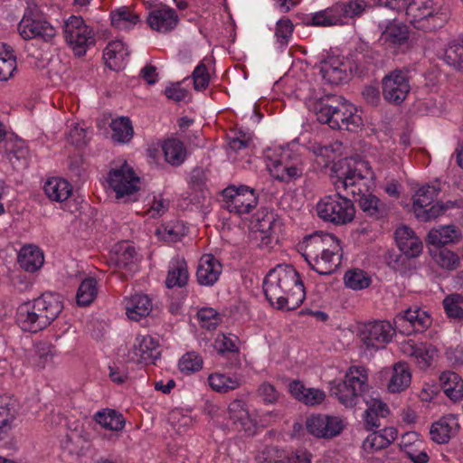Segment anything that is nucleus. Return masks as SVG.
<instances>
[{
	"label": "nucleus",
	"mask_w": 463,
	"mask_h": 463,
	"mask_svg": "<svg viewBox=\"0 0 463 463\" xmlns=\"http://www.w3.org/2000/svg\"><path fill=\"white\" fill-rule=\"evenodd\" d=\"M165 161L174 166L181 165L186 157V149L179 139L170 138L166 140L163 146Z\"/></svg>",
	"instance_id": "37"
},
{
	"label": "nucleus",
	"mask_w": 463,
	"mask_h": 463,
	"mask_svg": "<svg viewBox=\"0 0 463 463\" xmlns=\"http://www.w3.org/2000/svg\"><path fill=\"white\" fill-rule=\"evenodd\" d=\"M256 394L267 405L277 403L281 397L279 392L269 382L261 383L256 391Z\"/></svg>",
	"instance_id": "54"
},
{
	"label": "nucleus",
	"mask_w": 463,
	"mask_h": 463,
	"mask_svg": "<svg viewBox=\"0 0 463 463\" xmlns=\"http://www.w3.org/2000/svg\"><path fill=\"white\" fill-rule=\"evenodd\" d=\"M460 236L459 231L454 225H444L431 229L426 238L428 245L435 248L455 242Z\"/></svg>",
	"instance_id": "31"
},
{
	"label": "nucleus",
	"mask_w": 463,
	"mask_h": 463,
	"mask_svg": "<svg viewBox=\"0 0 463 463\" xmlns=\"http://www.w3.org/2000/svg\"><path fill=\"white\" fill-rule=\"evenodd\" d=\"M112 129V140L119 144L128 143L134 134L132 123L128 118L121 117L112 120L110 124Z\"/></svg>",
	"instance_id": "40"
},
{
	"label": "nucleus",
	"mask_w": 463,
	"mask_h": 463,
	"mask_svg": "<svg viewBox=\"0 0 463 463\" xmlns=\"http://www.w3.org/2000/svg\"><path fill=\"white\" fill-rule=\"evenodd\" d=\"M264 158L267 168L277 180L289 182L303 175L305 167L301 156L288 146L267 148Z\"/></svg>",
	"instance_id": "5"
},
{
	"label": "nucleus",
	"mask_w": 463,
	"mask_h": 463,
	"mask_svg": "<svg viewBox=\"0 0 463 463\" xmlns=\"http://www.w3.org/2000/svg\"><path fill=\"white\" fill-rule=\"evenodd\" d=\"M276 463H311L310 454L307 451H298L282 459L276 460Z\"/></svg>",
	"instance_id": "64"
},
{
	"label": "nucleus",
	"mask_w": 463,
	"mask_h": 463,
	"mask_svg": "<svg viewBox=\"0 0 463 463\" xmlns=\"http://www.w3.org/2000/svg\"><path fill=\"white\" fill-rule=\"evenodd\" d=\"M342 66L343 63L338 59L329 58L321 62L320 74L329 83L338 85L347 78L345 69Z\"/></svg>",
	"instance_id": "33"
},
{
	"label": "nucleus",
	"mask_w": 463,
	"mask_h": 463,
	"mask_svg": "<svg viewBox=\"0 0 463 463\" xmlns=\"http://www.w3.org/2000/svg\"><path fill=\"white\" fill-rule=\"evenodd\" d=\"M403 10L408 21L418 30L435 31L443 27L449 19L448 14L434 7L431 0H412Z\"/></svg>",
	"instance_id": "8"
},
{
	"label": "nucleus",
	"mask_w": 463,
	"mask_h": 463,
	"mask_svg": "<svg viewBox=\"0 0 463 463\" xmlns=\"http://www.w3.org/2000/svg\"><path fill=\"white\" fill-rule=\"evenodd\" d=\"M463 296L460 294H451L443 300V307L447 316L450 318H463Z\"/></svg>",
	"instance_id": "51"
},
{
	"label": "nucleus",
	"mask_w": 463,
	"mask_h": 463,
	"mask_svg": "<svg viewBox=\"0 0 463 463\" xmlns=\"http://www.w3.org/2000/svg\"><path fill=\"white\" fill-rule=\"evenodd\" d=\"M137 253L128 242L116 244L109 252V263L119 269L133 271L136 269Z\"/></svg>",
	"instance_id": "23"
},
{
	"label": "nucleus",
	"mask_w": 463,
	"mask_h": 463,
	"mask_svg": "<svg viewBox=\"0 0 463 463\" xmlns=\"http://www.w3.org/2000/svg\"><path fill=\"white\" fill-rule=\"evenodd\" d=\"M336 193L325 195L316 205L317 217L324 222L335 226L346 225L352 222L355 216V208L352 200Z\"/></svg>",
	"instance_id": "6"
},
{
	"label": "nucleus",
	"mask_w": 463,
	"mask_h": 463,
	"mask_svg": "<svg viewBox=\"0 0 463 463\" xmlns=\"http://www.w3.org/2000/svg\"><path fill=\"white\" fill-rule=\"evenodd\" d=\"M441 387L445 394L452 401L457 402L463 397V381L454 372H444L439 376Z\"/></svg>",
	"instance_id": "34"
},
{
	"label": "nucleus",
	"mask_w": 463,
	"mask_h": 463,
	"mask_svg": "<svg viewBox=\"0 0 463 463\" xmlns=\"http://www.w3.org/2000/svg\"><path fill=\"white\" fill-rule=\"evenodd\" d=\"M436 262L446 269H455L459 265V258L453 251L443 249L439 251L436 257Z\"/></svg>",
	"instance_id": "58"
},
{
	"label": "nucleus",
	"mask_w": 463,
	"mask_h": 463,
	"mask_svg": "<svg viewBox=\"0 0 463 463\" xmlns=\"http://www.w3.org/2000/svg\"><path fill=\"white\" fill-rule=\"evenodd\" d=\"M409 38L407 28L398 24H390L383 32L381 40L393 45H401Z\"/></svg>",
	"instance_id": "47"
},
{
	"label": "nucleus",
	"mask_w": 463,
	"mask_h": 463,
	"mask_svg": "<svg viewBox=\"0 0 463 463\" xmlns=\"http://www.w3.org/2000/svg\"><path fill=\"white\" fill-rule=\"evenodd\" d=\"M309 19L310 21L307 23L315 26H333L345 23L342 22L338 8H336V4L325 10L313 14Z\"/></svg>",
	"instance_id": "39"
},
{
	"label": "nucleus",
	"mask_w": 463,
	"mask_h": 463,
	"mask_svg": "<svg viewBox=\"0 0 463 463\" xmlns=\"http://www.w3.org/2000/svg\"><path fill=\"white\" fill-rule=\"evenodd\" d=\"M165 95L169 99H173L176 102H179L185 99L187 91L185 89L181 87L180 82H176L165 88Z\"/></svg>",
	"instance_id": "62"
},
{
	"label": "nucleus",
	"mask_w": 463,
	"mask_h": 463,
	"mask_svg": "<svg viewBox=\"0 0 463 463\" xmlns=\"http://www.w3.org/2000/svg\"><path fill=\"white\" fill-rule=\"evenodd\" d=\"M367 387L366 370L352 366L345 373V380L331 387L330 395L335 396L346 408H352L358 403Z\"/></svg>",
	"instance_id": "9"
},
{
	"label": "nucleus",
	"mask_w": 463,
	"mask_h": 463,
	"mask_svg": "<svg viewBox=\"0 0 463 463\" xmlns=\"http://www.w3.org/2000/svg\"><path fill=\"white\" fill-rule=\"evenodd\" d=\"M222 270L221 262L213 255H203L197 267L196 278L200 285L213 286Z\"/></svg>",
	"instance_id": "26"
},
{
	"label": "nucleus",
	"mask_w": 463,
	"mask_h": 463,
	"mask_svg": "<svg viewBox=\"0 0 463 463\" xmlns=\"http://www.w3.org/2000/svg\"><path fill=\"white\" fill-rule=\"evenodd\" d=\"M45 194L52 201L63 202L71 194V186L65 179L52 177L44 184Z\"/></svg>",
	"instance_id": "35"
},
{
	"label": "nucleus",
	"mask_w": 463,
	"mask_h": 463,
	"mask_svg": "<svg viewBox=\"0 0 463 463\" xmlns=\"http://www.w3.org/2000/svg\"><path fill=\"white\" fill-rule=\"evenodd\" d=\"M146 21L152 30L166 33L176 27L179 18L175 9L159 4L149 12Z\"/></svg>",
	"instance_id": "19"
},
{
	"label": "nucleus",
	"mask_w": 463,
	"mask_h": 463,
	"mask_svg": "<svg viewBox=\"0 0 463 463\" xmlns=\"http://www.w3.org/2000/svg\"><path fill=\"white\" fill-rule=\"evenodd\" d=\"M312 109L320 123L333 129L355 130L362 124L356 108L337 95H326L314 101Z\"/></svg>",
	"instance_id": "4"
},
{
	"label": "nucleus",
	"mask_w": 463,
	"mask_h": 463,
	"mask_svg": "<svg viewBox=\"0 0 463 463\" xmlns=\"http://www.w3.org/2000/svg\"><path fill=\"white\" fill-rule=\"evenodd\" d=\"M64 37L77 56L84 55L89 46L95 43L92 30L80 16L68 18L64 24Z\"/></svg>",
	"instance_id": "12"
},
{
	"label": "nucleus",
	"mask_w": 463,
	"mask_h": 463,
	"mask_svg": "<svg viewBox=\"0 0 463 463\" xmlns=\"http://www.w3.org/2000/svg\"><path fill=\"white\" fill-rule=\"evenodd\" d=\"M97 295V280L93 278L84 279L77 291L76 299L79 306H89Z\"/></svg>",
	"instance_id": "49"
},
{
	"label": "nucleus",
	"mask_w": 463,
	"mask_h": 463,
	"mask_svg": "<svg viewBox=\"0 0 463 463\" xmlns=\"http://www.w3.org/2000/svg\"><path fill=\"white\" fill-rule=\"evenodd\" d=\"M126 313L129 319L139 321L149 315L152 310V300L145 294H135L125 300Z\"/></svg>",
	"instance_id": "28"
},
{
	"label": "nucleus",
	"mask_w": 463,
	"mask_h": 463,
	"mask_svg": "<svg viewBox=\"0 0 463 463\" xmlns=\"http://www.w3.org/2000/svg\"><path fill=\"white\" fill-rule=\"evenodd\" d=\"M303 257L320 275L333 273L341 264L339 240L332 233L316 232L300 243Z\"/></svg>",
	"instance_id": "3"
},
{
	"label": "nucleus",
	"mask_w": 463,
	"mask_h": 463,
	"mask_svg": "<svg viewBox=\"0 0 463 463\" xmlns=\"http://www.w3.org/2000/svg\"><path fill=\"white\" fill-rule=\"evenodd\" d=\"M326 398V393L317 388H307L304 396H302V402L306 405L314 406L321 403Z\"/></svg>",
	"instance_id": "61"
},
{
	"label": "nucleus",
	"mask_w": 463,
	"mask_h": 463,
	"mask_svg": "<svg viewBox=\"0 0 463 463\" xmlns=\"http://www.w3.org/2000/svg\"><path fill=\"white\" fill-rule=\"evenodd\" d=\"M439 194V188L433 185H424L416 192L413 197V210L417 219L429 222L444 214L453 205L452 202H438L432 204Z\"/></svg>",
	"instance_id": "10"
},
{
	"label": "nucleus",
	"mask_w": 463,
	"mask_h": 463,
	"mask_svg": "<svg viewBox=\"0 0 463 463\" xmlns=\"http://www.w3.org/2000/svg\"><path fill=\"white\" fill-rule=\"evenodd\" d=\"M237 337H230L225 335H219L215 340V348L219 353L232 352L235 353L238 351L237 347Z\"/></svg>",
	"instance_id": "60"
},
{
	"label": "nucleus",
	"mask_w": 463,
	"mask_h": 463,
	"mask_svg": "<svg viewBox=\"0 0 463 463\" xmlns=\"http://www.w3.org/2000/svg\"><path fill=\"white\" fill-rule=\"evenodd\" d=\"M188 280L187 265L184 259L175 258L169 263L165 286L168 288L174 287L182 288Z\"/></svg>",
	"instance_id": "32"
},
{
	"label": "nucleus",
	"mask_w": 463,
	"mask_h": 463,
	"mask_svg": "<svg viewBox=\"0 0 463 463\" xmlns=\"http://www.w3.org/2000/svg\"><path fill=\"white\" fill-rule=\"evenodd\" d=\"M383 96L390 103L399 105L411 90L410 77L406 71L393 70L382 80Z\"/></svg>",
	"instance_id": "16"
},
{
	"label": "nucleus",
	"mask_w": 463,
	"mask_h": 463,
	"mask_svg": "<svg viewBox=\"0 0 463 463\" xmlns=\"http://www.w3.org/2000/svg\"><path fill=\"white\" fill-rule=\"evenodd\" d=\"M458 423L457 418L452 415L442 417L439 421L434 422L430 428V434L431 439L438 444L449 442L451 435L458 430Z\"/></svg>",
	"instance_id": "29"
},
{
	"label": "nucleus",
	"mask_w": 463,
	"mask_h": 463,
	"mask_svg": "<svg viewBox=\"0 0 463 463\" xmlns=\"http://www.w3.org/2000/svg\"><path fill=\"white\" fill-rule=\"evenodd\" d=\"M94 420L102 428L114 431L121 430L126 424L123 415L111 409L98 411L94 415Z\"/></svg>",
	"instance_id": "38"
},
{
	"label": "nucleus",
	"mask_w": 463,
	"mask_h": 463,
	"mask_svg": "<svg viewBox=\"0 0 463 463\" xmlns=\"http://www.w3.org/2000/svg\"><path fill=\"white\" fill-rule=\"evenodd\" d=\"M110 16L112 26L118 30H129L139 22V16L126 6L112 11Z\"/></svg>",
	"instance_id": "43"
},
{
	"label": "nucleus",
	"mask_w": 463,
	"mask_h": 463,
	"mask_svg": "<svg viewBox=\"0 0 463 463\" xmlns=\"http://www.w3.org/2000/svg\"><path fill=\"white\" fill-rule=\"evenodd\" d=\"M187 232V228L180 222H174L157 228L156 233L163 241L175 242L181 240Z\"/></svg>",
	"instance_id": "46"
},
{
	"label": "nucleus",
	"mask_w": 463,
	"mask_h": 463,
	"mask_svg": "<svg viewBox=\"0 0 463 463\" xmlns=\"http://www.w3.org/2000/svg\"><path fill=\"white\" fill-rule=\"evenodd\" d=\"M401 348L402 353L411 357L421 370H425L430 367L437 355L436 347L425 343L416 344L413 341L409 340L403 343Z\"/></svg>",
	"instance_id": "21"
},
{
	"label": "nucleus",
	"mask_w": 463,
	"mask_h": 463,
	"mask_svg": "<svg viewBox=\"0 0 463 463\" xmlns=\"http://www.w3.org/2000/svg\"><path fill=\"white\" fill-rule=\"evenodd\" d=\"M386 447L388 446L379 431H373L369 434L363 442V449L368 453L383 449Z\"/></svg>",
	"instance_id": "59"
},
{
	"label": "nucleus",
	"mask_w": 463,
	"mask_h": 463,
	"mask_svg": "<svg viewBox=\"0 0 463 463\" xmlns=\"http://www.w3.org/2000/svg\"><path fill=\"white\" fill-rule=\"evenodd\" d=\"M32 303L39 316H43L46 326H49L63 309L61 296L57 293L45 292L34 298Z\"/></svg>",
	"instance_id": "20"
},
{
	"label": "nucleus",
	"mask_w": 463,
	"mask_h": 463,
	"mask_svg": "<svg viewBox=\"0 0 463 463\" xmlns=\"http://www.w3.org/2000/svg\"><path fill=\"white\" fill-rule=\"evenodd\" d=\"M178 366L181 372L192 373L202 369L203 359L197 353L188 352L182 356Z\"/></svg>",
	"instance_id": "53"
},
{
	"label": "nucleus",
	"mask_w": 463,
	"mask_h": 463,
	"mask_svg": "<svg viewBox=\"0 0 463 463\" xmlns=\"http://www.w3.org/2000/svg\"><path fill=\"white\" fill-rule=\"evenodd\" d=\"M393 324L399 333L411 335L425 331L430 326L431 318L426 311L419 307L408 308L395 316Z\"/></svg>",
	"instance_id": "18"
},
{
	"label": "nucleus",
	"mask_w": 463,
	"mask_h": 463,
	"mask_svg": "<svg viewBox=\"0 0 463 463\" xmlns=\"http://www.w3.org/2000/svg\"><path fill=\"white\" fill-rule=\"evenodd\" d=\"M411 375L405 364L399 363L394 365L392 375L388 384L391 392H400L411 383Z\"/></svg>",
	"instance_id": "42"
},
{
	"label": "nucleus",
	"mask_w": 463,
	"mask_h": 463,
	"mask_svg": "<svg viewBox=\"0 0 463 463\" xmlns=\"http://www.w3.org/2000/svg\"><path fill=\"white\" fill-rule=\"evenodd\" d=\"M197 316L202 326L207 330H214L221 322L220 314L212 307L201 308Z\"/></svg>",
	"instance_id": "55"
},
{
	"label": "nucleus",
	"mask_w": 463,
	"mask_h": 463,
	"mask_svg": "<svg viewBox=\"0 0 463 463\" xmlns=\"http://www.w3.org/2000/svg\"><path fill=\"white\" fill-rule=\"evenodd\" d=\"M129 56V51L126 44L120 41L110 42L103 52L106 65L113 71L122 70Z\"/></svg>",
	"instance_id": "27"
},
{
	"label": "nucleus",
	"mask_w": 463,
	"mask_h": 463,
	"mask_svg": "<svg viewBox=\"0 0 463 463\" xmlns=\"http://www.w3.org/2000/svg\"><path fill=\"white\" fill-rule=\"evenodd\" d=\"M17 29L24 40L41 39L46 43L52 42L57 33L33 0L26 1V7Z\"/></svg>",
	"instance_id": "7"
},
{
	"label": "nucleus",
	"mask_w": 463,
	"mask_h": 463,
	"mask_svg": "<svg viewBox=\"0 0 463 463\" xmlns=\"http://www.w3.org/2000/svg\"><path fill=\"white\" fill-rule=\"evenodd\" d=\"M293 29V24L288 18L280 19L277 22L275 35L280 45H288V41L292 36Z\"/></svg>",
	"instance_id": "56"
},
{
	"label": "nucleus",
	"mask_w": 463,
	"mask_h": 463,
	"mask_svg": "<svg viewBox=\"0 0 463 463\" xmlns=\"http://www.w3.org/2000/svg\"><path fill=\"white\" fill-rule=\"evenodd\" d=\"M395 241L402 252L392 263V269L401 273L405 272V269L400 267L401 264L407 262L409 258L418 257L423 249L421 241L416 236L414 231L408 226H401L395 231Z\"/></svg>",
	"instance_id": "15"
},
{
	"label": "nucleus",
	"mask_w": 463,
	"mask_h": 463,
	"mask_svg": "<svg viewBox=\"0 0 463 463\" xmlns=\"http://www.w3.org/2000/svg\"><path fill=\"white\" fill-rule=\"evenodd\" d=\"M279 226L280 222L272 212H267L263 213L261 217H258L256 224L258 231L264 234V237L266 238L270 237L275 230L279 228Z\"/></svg>",
	"instance_id": "52"
},
{
	"label": "nucleus",
	"mask_w": 463,
	"mask_h": 463,
	"mask_svg": "<svg viewBox=\"0 0 463 463\" xmlns=\"http://www.w3.org/2000/svg\"><path fill=\"white\" fill-rule=\"evenodd\" d=\"M267 300L278 309L293 310L305 299V288L298 272L291 265H278L263 281Z\"/></svg>",
	"instance_id": "2"
},
{
	"label": "nucleus",
	"mask_w": 463,
	"mask_h": 463,
	"mask_svg": "<svg viewBox=\"0 0 463 463\" xmlns=\"http://www.w3.org/2000/svg\"><path fill=\"white\" fill-rule=\"evenodd\" d=\"M158 342L151 335H137L133 346V359L144 364H154L160 356Z\"/></svg>",
	"instance_id": "24"
},
{
	"label": "nucleus",
	"mask_w": 463,
	"mask_h": 463,
	"mask_svg": "<svg viewBox=\"0 0 463 463\" xmlns=\"http://www.w3.org/2000/svg\"><path fill=\"white\" fill-rule=\"evenodd\" d=\"M345 285L354 290L366 288L371 284V278L362 269L347 270L344 277Z\"/></svg>",
	"instance_id": "48"
},
{
	"label": "nucleus",
	"mask_w": 463,
	"mask_h": 463,
	"mask_svg": "<svg viewBox=\"0 0 463 463\" xmlns=\"http://www.w3.org/2000/svg\"><path fill=\"white\" fill-rule=\"evenodd\" d=\"M5 43H0V80L5 81L13 76L16 69V59L12 50Z\"/></svg>",
	"instance_id": "45"
},
{
	"label": "nucleus",
	"mask_w": 463,
	"mask_h": 463,
	"mask_svg": "<svg viewBox=\"0 0 463 463\" xmlns=\"http://www.w3.org/2000/svg\"><path fill=\"white\" fill-rule=\"evenodd\" d=\"M16 323L24 332L38 333L47 326L43 321V316H39L34 310L32 301L21 304L16 312Z\"/></svg>",
	"instance_id": "22"
},
{
	"label": "nucleus",
	"mask_w": 463,
	"mask_h": 463,
	"mask_svg": "<svg viewBox=\"0 0 463 463\" xmlns=\"http://www.w3.org/2000/svg\"><path fill=\"white\" fill-rule=\"evenodd\" d=\"M229 418L240 430H247L251 423L248 409L244 401L236 399L228 407Z\"/></svg>",
	"instance_id": "36"
},
{
	"label": "nucleus",
	"mask_w": 463,
	"mask_h": 463,
	"mask_svg": "<svg viewBox=\"0 0 463 463\" xmlns=\"http://www.w3.org/2000/svg\"><path fill=\"white\" fill-rule=\"evenodd\" d=\"M306 428L307 432L316 438L331 439L341 434L345 423L337 416L314 414L307 419Z\"/></svg>",
	"instance_id": "17"
},
{
	"label": "nucleus",
	"mask_w": 463,
	"mask_h": 463,
	"mask_svg": "<svg viewBox=\"0 0 463 463\" xmlns=\"http://www.w3.org/2000/svg\"><path fill=\"white\" fill-rule=\"evenodd\" d=\"M108 183L116 193L117 199H123L124 202L137 201L139 177L127 163L109 171Z\"/></svg>",
	"instance_id": "11"
},
{
	"label": "nucleus",
	"mask_w": 463,
	"mask_h": 463,
	"mask_svg": "<svg viewBox=\"0 0 463 463\" xmlns=\"http://www.w3.org/2000/svg\"><path fill=\"white\" fill-rule=\"evenodd\" d=\"M314 154L317 157H320L322 159L319 163L324 164L325 165H327L335 159V152L330 146H317L314 147Z\"/></svg>",
	"instance_id": "63"
},
{
	"label": "nucleus",
	"mask_w": 463,
	"mask_h": 463,
	"mask_svg": "<svg viewBox=\"0 0 463 463\" xmlns=\"http://www.w3.org/2000/svg\"><path fill=\"white\" fill-rule=\"evenodd\" d=\"M394 325L384 320L364 324L359 328V337L367 349L378 350L385 347L395 335Z\"/></svg>",
	"instance_id": "13"
},
{
	"label": "nucleus",
	"mask_w": 463,
	"mask_h": 463,
	"mask_svg": "<svg viewBox=\"0 0 463 463\" xmlns=\"http://www.w3.org/2000/svg\"><path fill=\"white\" fill-rule=\"evenodd\" d=\"M223 208L238 215L249 213L258 203V196L249 186H228L222 191Z\"/></svg>",
	"instance_id": "14"
},
{
	"label": "nucleus",
	"mask_w": 463,
	"mask_h": 463,
	"mask_svg": "<svg viewBox=\"0 0 463 463\" xmlns=\"http://www.w3.org/2000/svg\"><path fill=\"white\" fill-rule=\"evenodd\" d=\"M5 157L15 170L25 169L29 165L30 152L24 140L9 138L5 143Z\"/></svg>",
	"instance_id": "25"
},
{
	"label": "nucleus",
	"mask_w": 463,
	"mask_h": 463,
	"mask_svg": "<svg viewBox=\"0 0 463 463\" xmlns=\"http://www.w3.org/2000/svg\"><path fill=\"white\" fill-rule=\"evenodd\" d=\"M194 80V89L201 91L204 90L210 82V75L204 63H199L192 73Z\"/></svg>",
	"instance_id": "57"
},
{
	"label": "nucleus",
	"mask_w": 463,
	"mask_h": 463,
	"mask_svg": "<svg viewBox=\"0 0 463 463\" xmlns=\"http://www.w3.org/2000/svg\"><path fill=\"white\" fill-rule=\"evenodd\" d=\"M443 61L457 71L463 70V38L448 43L444 50Z\"/></svg>",
	"instance_id": "41"
},
{
	"label": "nucleus",
	"mask_w": 463,
	"mask_h": 463,
	"mask_svg": "<svg viewBox=\"0 0 463 463\" xmlns=\"http://www.w3.org/2000/svg\"><path fill=\"white\" fill-rule=\"evenodd\" d=\"M208 383L213 391L223 393L235 390L241 384L239 378L218 373L210 374Z\"/></svg>",
	"instance_id": "44"
},
{
	"label": "nucleus",
	"mask_w": 463,
	"mask_h": 463,
	"mask_svg": "<svg viewBox=\"0 0 463 463\" xmlns=\"http://www.w3.org/2000/svg\"><path fill=\"white\" fill-rule=\"evenodd\" d=\"M17 260L21 269L27 272H34L43 266L44 257L38 247L26 245L20 250Z\"/></svg>",
	"instance_id": "30"
},
{
	"label": "nucleus",
	"mask_w": 463,
	"mask_h": 463,
	"mask_svg": "<svg viewBox=\"0 0 463 463\" xmlns=\"http://www.w3.org/2000/svg\"><path fill=\"white\" fill-rule=\"evenodd\" d=\"M366 6L367 4L364 0H351L348 3H336V8H338L342 22H345L346 18L361 15Z\"/></svg>",
	"instance_id": "50"
},
{
	"label": "nucleus",
	"mask_w": 463,
	"mask_h": 463,
	"mask_svg": "<svg viewBox=\"0 0 463 463\" xmlns=\"http://www.w3.org/2000/svg\"><path fill=\"white\" fill-rule=\"evenodd\" d=\"M345 165L346 171L335 182V187L349 191L367 217L373 220L386 217L389 212L386 203L369 192V183L373 177L369 163L351 157L345 160Z\"/></svg>",
	"instance_id": "1"
}]
</instances>
